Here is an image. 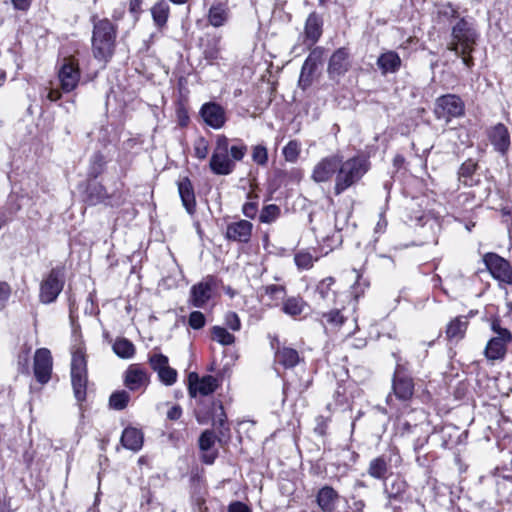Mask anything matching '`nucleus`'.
Returning a JSON list of instances; mask_svg holds the SVG:
<instances>
[{
  "mask_svg": "<svg viewBox=\"0 0 512 512\" xmlns=\"http://www.w3.org/2000/svg\"><path fill=\"white\" fill-rule=\"evenodd\" d=\"M178 192L182 205L187 213L193 215L196 209V199L193 185L188 177H184L178 182Z\"/></svg>",
  "mask_w": 512,
  "mask_h": 512,
  "instance_id": "nucleus-24",
  "label": "nucleus"
},
{
  "mask_svg": "<svg viewBox=\"0 0 512 512\" xmlns=\"http://www.w3.org/2000/svg\"><path fill=\"white\" fill-rule=\"evenodd\" d=\"M169 5L166 1H159L151 8V14L155 24L162 27L166 24L169 16Z\"/></svg>",
  "mask_w": 512,
  "mask_h": 512,
  "instance_id": "nucleus-37",
  "label": "nucleus"
},
{
  "mask_svg": "<svg viewBox=\"0 0 512 512\" xmlns=\"http://www.w3.org/2000/svg\"><path fill=\"white\" fill-rule=\"evenodd\" d=\"M71 384L75 399L81 403L87 394V361L82 346L74 347L71 359Z\"/></svg>",
  "mask_w": 512,
  "mask_h": 512,
  "instance_id": "nucleus-4",
  "label": "nucleus"
},
{
  "mask_svg": "<svg viewBox=\"0 0 512 512\" xmlns=\"http://www.w3.org/2000/svg\"><path fill=\"white\" fill-rule=\"evenodd\" d=\"M466 328L467 321L457 317L447 325L446 336L449 339H460L464 336Z\"/></svg>",
  "mask_w": 512,
  "mask_h": 512,
  "instance_id": "nucleus-39",
  "label": "nucleus"
},
{
  "mask_svg": "<svg viewBox=\"0 0 512 512\" xmlns=\"http://www.w3.org/2000/svg\"><path fill=\"white\" fill-rule=\"evenodd\" d=\"M491 329L496 335L488 341L484 354L488 360H501L506 355L507 345L512 341V334L508 329L501 327L498 319L492 321Z\"/></svg>",
  "mask_w": 512,
  "mask_h": 512,
  "instance_id": "nucleus-6",
  "label": "nucleus"
},
{
  "mask_svg": "<svg viewBox=\"0 0 512 512\" xmlns=\"http://www.w3.org/2000/svg\"><path fill=\"white\" fill-rule=\"evenodd\" d=\"M11 286L6 281H0V310L4 309L11 296Z\"/></svg>",
  "mask_w": 512,
  "mask_h": 512,
  "instance_id": "nucleus-57",
  "label": "nucleus"
},
{
  "mask_svg": "<svg viewBox=\"0 0 512 512\" xmlns=\"http://www.w3.org/2000/svg\"><path fill=\"white\" fill-rule=\"evenodd\" d=\"M218 387L217 379L212 375H206L200 378L196 372H191L188 376V392L191 397L208 396Z\"/></svg>",
  "mask_w": 512,
  "mask_h": 512,
  "instance_id": "nucleus-14",
  "label": "nucleus"
},
{
  "mask_svg": "<svg viewBox=\"0 0 512 512\" xmlns=\"http://www.w3.org/2000/svg\"><path fill=\"white\" fill-rule=\"evenodd\" d=\"M52 356L47 348L37 349L34 355V375L41 384H46L51 378Z\"/></svg>",
  "mask_w": 512,
  "mask_h": 512,
  "instance_id": "nucleus-16",
  "label": "nucleus"
},
{
  "mask_svg": "<svg viewBox=\"0 0 512 512\" xmlns=\"http://www.w3.org/2000/svg\"><path fill=\"white\" fill-rule=\"evenodd\" d=\"M92 51L94 57L103 62H108L115 51L117 27L107 18H92Z\"/></svg>",
  "mask_w": 512,
  "mask_h": 512,
  "instance_id": "nucleus-2",
  "label": "nucleus"
},
{
  "mask_svg": "<svg viewBox=\"0 0 512 512\" xmlns=\"http://www.w3.org/2000/svg\"><path fill=\"white\" fill-rule=\"evenodd\" d=\"M196 420L199 424H207L212 421V425L222 429L226 424V414L221 402L212 401L210 405L201 404L195 411Z\"/></svg>",
  "mask_w": 512,
  "mask_h": 512,
  "instance_id": "nucleus-13",
  "label": "nucleus"
},
{
  "mask_svg": "<svg viewBox=\"0 0 512 512\" xmlns=\"http://www.w3.org/2000/svg\"><path fill=\"white\" fill-rule=\"evenodd\" d=\"M212 297L211 279L201 281L190 289L189 303L196 308H203Z\"/></svg>",
  "mask_w": 512,
  "mask_h": 512,
  "instance_id": "nucleus-20",
  "label": "nucleus"
},
{
  "mask_svg": "<svg viewBox=\"0 0 512 512\" xmlns=\"http://www.w3.org/2000/svg\"><path fill=\"white\" fill-rule=\"evenodd\" d=\"M253 225L248 220L229 223L226 228V239L239 243H248L252 235Z\"/></svg>",
  "mask_w": 512,
  "mask_h": 512,
  "instance_id": "nucleus-19",
  "label": "nucleus"
},
{
  "mask_svg": "<svg viewBox=\"0 0 512 512\" xmlns=\"http://www.w3.org/2000/svg\"><path fill=\"white\" fill-rule=\"evenodd\" d=\"M452 38L454 42L450 49L456 54L459 53L460 47H463L464 54L472 51L477 38L473 23L461 18L452 28Z\"/></svg>",
  "mask_w": 512,
  "mask_h": 512,
  "instance_id": "nucleus-9",
  "label": "nucleus"
},
{
  "mask_svg": "<svg viewBox=\"0 0 512 512\" xmlns=\"http://www.w3.org/2000/svg\"><path fill=\"white\" fill-rule=\"evenodd\" d=\"M143 433L134 427H127L123 430L120 442L128 450L137 452L143 446Z\"/></svg>",
  "mask_w": 512,
  "mask_h": 512,
  "instance_id": "nucleus-27",
  "label": "nucleus"
},
{
  "mask_svg": "<svg viewBox=\"0 0 512 512\" xmlns=\"http://www.w3.org/2000/svg\"><path fill=\"white\" fill-rule=\"evenodd\" d=\"M146 371L137 365H131L125 372L124 384L130 391H137L148 384Z\"/></svg>",
  "mask_w": 512,
  "mask_h": 512,
  "instance_id": "nucleus-23",
  "label": "nucleus"
},
{
  "mask_svg": "<svg viewBox=\"0 0 512 512\" xmlns=\"http://www.w3.org/2000/svg\"><path fill=\"white\" fill-rule=\"evenodd\" d=\"M130 394L125 390L115 391L109 398V406L114 410H123L127 407Z\"/></svg>",
  "mask_w": 512,
  "mask_h": 512,
  "instance_id": "nucleus-42",
  "label": "nucleus"
},
{
  "mask_svg": "<svg viewBox=\"0 0 512 512\" xmlns=\"http://www.w3.org/2000/svg\"><path fill=\"white\" fill-rule=\"evenodd\" d=\"M113 351L118 357L122 359H129L135 354V346L130 340L126 338H119L113 344Z\"/></svg>",
  "mask_w": 512,
  "mask_h": 512,
  "instance_id": "nucleus-36",
  "label": "nucleus"
},
{
  "mask_svg": "<svg viewBox=\"0 0 512 512\" xmlns=\"http://www.w3.org/2000/svg\"><path fill=\"white\" fill-rule=\"evenodd\" d=\"M226 325L233 331H238L241 328V322L235 312H228L225 316Z\"/></svg>",
  "mask_w": 512,
  "mask_h": 512,
  "instance_id": "nucleus-58",
  "label": "nucleus"
},
{
  "mask_svg": "<svg viewBox=\"0 0 512 512\" xmlns=\"http://www.w3.org/2000/svg\"><path fill=\"white\" fill-rule=\"evenodd\" d=\"M275 360L285 368L290 369L294 368L300 362V357L297 350L283 347L277 350Z\"/></svg>",
  "mask_w": 512,
  "mask_h": 512,
  "instance_id": "nucleus-32",
  "label": "nucleus"
},
{
  "mask_svg": "<svg viewBox=\"0 0 512 512\" xmlns=\"http://www.w3.org/2000/svg\"><path fill=\"white\" fill-rule=\"evenodd\" d=\"M194 153L198 159H205L209 153L208 142L205 138L200 137L195 141Z\"/></svg>",
  "mask_w": 512,
  "mask_h": 512,
  "instance_id": "nucleus-56",
  "label": "nucleus"
},
{
  "mask_svg": "<svg viewBox=\"0 0 512 512\" xmlns=\"http://www.w3.org/2000/svg\"><path fill=\"white\" fill-rule=\"evenodd\" d=\"M107 197V191L103 185L99 183H92L87 186L85 201L89 205L94 206L103 203Z\"/></svg>",
  "mask_w": 512,
  "mask_h": 512,
  "instance_id": "nucleus-34",
  "label": "nucleus"
},
{
  "mask_svg": "<svg viewBox=\"0 0 512 512\" xmlns=\"http://www.w3.org/2000/svg\"><path fill=\"white\" fill-rule=\"evenodd\" d=\"M489 139L491 144L501 154H505L510 147V134L507 127L498 123L489 131Z\"/></svg>",
  "mask_w": 512,
  "mask_h": 512,
  "instance_id": "nucleus-22",
  "label": "nucleus"
},
{
  "mask_svg": "<svg viewBox=\"0 0 512 512\" xmlns=\"http://www.w3.org/2000/svg\"><path fill=\"white\" fill-rule=\"evenodd\" d=\"M349 68L348 52L344 48L336 50L330 57L328 73L331 77L344 74Z\"/></svg>",
  "mask_w": 512,
  "mask_h": 512,
  "instance_id": "nucleus-25",
  "label": "nucleus"
},
{
  "mask_svg": "<svg viewBox=\"0 0 512 512\" xmlns=\"http://www.w3.org/2000/svg\"><path fill=\"white\" fill-rule=\"evenodd\" d=\"M315 70V63L306 59L300 73L298 84L304 90L312 83V75Z\"/></svg>",
  "mask_w": 512,
  "mask_h": 512,
  "instance_id": "nucleus-43",
  "label": "nucleus"
},
{
  "mask_svg": "<svg viewBox=\"0 0 512 512\" xmlns=\"http://www.w3.org/2000/svg\"><path fill=\"white\" fill-rule=\"evenodd\" d=\"M220 53V39L212 38L209 40L204 48V57L208 60H215Z\"/></svg>",
  "mask_w": 512,
  "mask_h": 512,
  "instance_id": "nucleus-48",
  "label": "nucleus"
},
{
  "mask_svg": "<svg viewBox=\"0 0 512 512\" xmlns=\"http://www.w3.org/2000/svg\"><path fill=\"white\" fill-rule=\"evenodd\" d=\"M478 164L472 160L467 159L462 163L458 170V180L466 187H473L479 183V177L476 176Z\"/></svg>",
  "mask_w": 512,
  "mask_h": 512,
  "instance_id": "nucleus-28",
  "label": "nucleus"
},
{
  "mask_svg": "<svg viewBox=\"0 0 512 512\" xmlns=\"http://www.w3.org/2000/svg\"><path fill=\"white\" fill-rule=\"evenodd\" d=\"M33 204V199L30 195L24 192H12L7 201L0 210L1 212H5L7 217H9V221L13 219L18 211H20L23 207L31 206Z\"/></svg>",
  "mask_w": 512,
  "mask_h": 512,
  "instance_id": "nucleus-21",
  "label": "nucleus"
},
{
  "mask_svg": "<svg viewBox=\"0 0 512 512\" xmlns=\"http://www.w3.org/2000/svg\"><path fill=\"white\" fill-rule=\"evenodd\" d=\"M384 494L387 498L385 506L391 508L393 512H401L402 504L406 505L413 502L409 485L399 475L384 482Z\"/></svg>",
  "mask_w": 512,
  "mask_h": 512,
  "instance_id": "nucleus-5",
  "label": "nucleus"
},
{
  "mask_svg": "<svg viewBox=\"0 0 512 512\" xmlns=\"http://www.w3.org/2000/svg\"><path fill=\"white\" fill-rule=\"evenodd\" d=\"M402 463V458L398 451L393 450L388 454H382L373 458L368 466L367 473L374 479L384 482L392 475V469L398 468Z\"/></svg>",
  "mask_w": 512,
  "mask_h": 512,
  "instance_id": "nucleus-8",
  "label": "nucleus"
},
{
  "mask_svg": "<svg viewBox=\"0 0 512 512\" xmlns=\"http://www.w3.org/2000/svg\"><path fill=\"white\" fill-rule=\"evenodd\" d=\"M370 168L369 161L360 156L352 157L339 164L335 178L334 192L336 195L342 194L349 187L356 184L368 172Z\"/></svg>",
  "mask_w": 512,
  "mask_h": 512,
  "instance_id": "nucleus-3",
  "label": "nucleus"
},
{
  "mask_svg": "<svg viewBox=\"0 0 512 512\" xmlns=\"http://www.w3.org/2000/svg\"><path fill=\"white\" fill-rule=\"evenodd\" d=\"M320 323L325 326L329 324L331 326H340L344 323V317L340 310L334 309L326 313L321 314Z\"/></svg>",
  "mask_w": 512,
  "mask_h": 512,
  "instance_id": "nucleus-46",
  "label": "nucleus"
},
{
  "mask_svg": "<svg viewBox=\"0 0 512 512\" xmlns=\"http://www.w3.org/2000/svg\"><path fill=\"white\" fill-rule=\"evenodd\" d=\"M58 77L61 88L65 92H70L76 88L80 80V71L77 62L72 58H65Z\"/></svg>",
  "mask_w": 512,
  "mask_h": 512,
  "instance_id": "nucleus-17",
  "label": "nucleus"
},
{
  "mask_svg": "<svg viewBox=\"0 0 512 512\" xmlns=\"http://www.w3.org/2000/svg\"><path fill=\"white\" fill-rule=\"evenodd\" d=\"M439 14L446 18H457L458 17V7H456L452 3L448 2L441 6V8L439 9Z\"/></svg>",
  "mask_w": 512,
  "mask_h": 512,
  "instance_id": "nucleus-59",
  "label": "nucleus"
},
{
  "mask_svg": "<svg viewBox=\"0 0 512 512\" xmlns=\"http://www.w3.org/2000/svg\"><path fill=\"white\" fill-rule=\"evenodd\" d=\"M280 216V208L275 204H269L262 208L259 221L261 223L270 224L278 219Z\"/></svg>",
  "mask_w": 512,
  "mask_h": 512,
  "instance_id": "nucleus-44",
  "label": "nucleus"
},
{
  "mask_svg": "<svg viewBox=\"0 0 512 512\" xmlns=\"http://www.w3.org/2000/svg\"><path fill=\"white\" fill-rule=\"evenodd\" d=\"M64 275L61 269L53 268L40 284L39 299L43 304L54 302L64 287Z\"/></svg>",
  "mask_w": 512,
  "mask_h": 512,
  "instance_id": "nucleus-12",
  "label": "nucleus"
},
{
  "mask_svg": "<svg viewBox=\"0 0 512 512\" xmlns=\"http://www.w3.org/2000/svg\"><path fill=\"white\" fill-rule=\"evenodd\" d=\"M209 166L216 175H229L233 172L235 163L229 157V140L226 136H218Z\"/></svg>",
  "mask_w": 512,
  "mask_h": 512,
  "instance_id": "nucleus-7",
  "label": "nucleus"
},
{
  "mask_svg": "<svg viewBox=\"0 0 512 512\" xmlns=\"http://www.w3.org/2000/svg\"><path fill=\"white\" fill-rule=\"evenodd\" d=\"M200 115L203 121L213 129H221L227 121L225 109L216 102L203 104Z\"/></svg>",
  "mask_w": 512,
  "mask_h": 512,
  "instance_id": "nucleus-18",
  "label": "nucleus"
},
{
  "mask_svg": "<svg viewBox=\"0 0 512 512\" xmlns=\"http://www.w3.org/2000/svg\"><path fill=\"white\" fill-rule=\"evenodd\" d=\"M229 17V11L226 5L222 3L213 4L208 12V22L213 27L223 26Z\"/></svg>",
  "mask_w": 512,
  "mask_h": 512,
  "instance_id": "nucleus-33",
  "label": "nucleus"
},
{
  "mask_svg": "<svg viewBox=\"0 0 512 512\" xmlns=\"http://www.w3.org/2000/svg\"><path fill=\"white\" fill-rule=\"evenodd\" d=\"M328 423H329V419L324 417V416H318L316 418V426L314 428V431L321 435V436H324L327 432V429H328Z\"/></svg>",
  "mask_w": 512,
  "mask_h": 512,
  "instance_id": "nucleus-60",
  "label": "nucleus"
},
{
  "mask_svg": "<svg viewBox=\"0 0 512 512\" xmlns=\"http://www.w3.org/2000/svg\"><path fill=\"white\" fill-rule=\"evenodd\" d=\"M228 512H251V511L246 504L236 501L229 505Z\"/></svg>",
  "mask_w": 512,
  "mask_h": 512,
  "instance_id": "nucleus-62",
  "label": "nucleus"
},
{
  "mask_svg": "<svg viewBox=\"0 0 512 512\" xmlns=\"http://www.w3.org/2000/svg\"><path fill=\"white\" fill-rule=\"evenodd\" d=\"M308 308L309 305L300 297H289L282 304V311L294 318L306 313Z\"/></svg>",
  "mask_w": 512,
  "mask_h": 512,
  "instance_id": "nucleus-31",
  "label": "nucleus"
},
{
  "mask_svg": "<svg viewBox=\"0 0 512 512\" xmlns=\"http://www.w3.org/2000/svg\"><path fill=\"white\" fill-rule=\"evenodd\" d=\"M339 164H341L339 155L324 157L314 166L311 178L317 183L326 182L338 171Z\"/></svg>",
  "mask_w": 512,
  "mask_h": 512,
  "instance_id": "nucleus-15",
  "label": "nucleus"
},
{
  "mask_svg": "<svg viewBox=\"0 0 512 512\" xmlns=\"http://www.w3.org/2000/svg\"><path fill=\"white\" fill-rule=\"evenodd\" d=\"M464 109L465 104L458 95L447 94L436 99L434 113L437 119L448 123L452 118L462 116Z\"/></svg>",
  "mask_w": 512,
  "mask_h": 512,
  "instance_id": "nucleus-10",
  "label": "nucleus"
},
{
  "mask_svg": "<svg viewBox=\"0 0 512 512\" xmlns=\"http://www.w3.org/2000/svg\"><path fill=\"white\" fill-rule=\"evenodd\" d=\"M396 360V368L392 379V393L386 398L389 408L387 413H396L401 410H407L409 401L414 394V381L405 373V366L401 363V357L397 353H393Z\"/></svg>",
  "mask_w": 512,
  "mask_h": 512,
  "instance_id": "nucleus-1",
  "label": "nucleus"
},
{
  "mask_svg": "<svg viewBox=\"0 0 512 512\" xmlns=\"http://www.w3.org/2000/svg\"><path fill=\"white\" fill-rule=\"evenodd\" d=\"M149 364L155 372H159L169 366L168 357L161 353H153L149 356Z\"/></svg>",
  "mask_w": 512,
  "mask_h": 512,
  "instance_id": "nucleus-49",
  "label": "nucleus"
},
{
  "mask_svg": "<svg viewBox=\"0 0 512 512\" xmlns=\"http://www.w3.org/2000/svg\"><path fill=\"white\" fill-rule=\"evenodd\" d=\"M246 153L247 146L240 141H238L237 144L232 145L231 147L229 146V157L230 159L233 160L234 163L235 161H241L246 155Z\"/></svg>",
  "mask_w": 512,
  "mask_h": 512,
  "instance_id": "nucleus-54",
  "label": "nucleus"
},
{
  "mask_svg": "<svg viewBox=\"0 0 512 512\" xmlns=\"http://www.w3.org/2000/svg\"><path fill=\"white\" fill-rule=\"evenodd\" d=\"M318 260L317 256H314L308 250H300L294 256L296 266L302 270H308L313 267L315 261Z\"/></svg>",
  "mask_w": 512,
  "mask_h": 512,
  "instance_id": "nucleus-40",
  "label": "nucleus"
},
{
  "mask_svg": "<svg viewBox=\"0 0 512 512\" xmlns=\"http://www.w3.org/2000/svg\"><path fill=\"white\" fill-rule=\"evenodd\" d=\"M405 411L406 410L401 407L399 412L389 413L391 416L396 417L397 429L402 435L410 433L412 428L417 426L416 423L412 424L408 419L403 418Z\"/></svg>",
  "mask_w": 512,
  "mask_h": 512,
  "instance_id": "nucleus-47",
  "label": "nucleus"
},
{
  "mask_svg": "<svg viewBox=\"0 0 512 512\" xmlns=\"http://www.w3.org/2000/svg\"><path fill=\"white\" fill-rule=\"evenodd\" d=\"M265 292L267 295H270L271 297H277L279 294L284 293V287L280 285H268L265 288Z\"/></svg>",
  "mask_w": 512,
  "mask_h": 512,
  "instance_id": "nucleus-63",
  "label": "nucleus"
},
{
  "mask_svg": "<svg viewBox=\"0 0 512 512\" xmlns=\"http://www.w3.org/2000/svg\"><path fill=\"white\" fill-rule=\"evenodd\" d=\"M106 163V158L101 152L93 153L89 161L88 176L96 179L105 170Z\"/></svg>",
  "mask_w": 512,
  "mask_h": 512,
  "instance_id": "nucleus-35",
  "label": "nucleus"
},
{
  "mask_svg": "<svg viewBox=\"0 0 512 512\" xmlns=\"http://www.w3.org/2000/svg\"><path fill=\"white\" fill-rule=\"evenodd\" d=\"M401 63V58L395 51L384 52L377 59V66L382 75L396 73L400 69Z\"/></svg>",
  "mask_w": 512,
  "mask_h": 512,
  "instance_id": "nucleus-26",
  "label": "nucleus"
},
{
  "mask_svg": "<svg viewBox=\"0 0 512 512\" xmlns=\"http://www.w3.org/2000/svg\"><path fill=\"white\" fill-rule=\"evenodd\" d=\"M216 440L215 433L212 430H205L199 438V448L201 451H209Z\"/></svg>",
  "mask_w": 512,
  "mask_h": 512,
  "instance_id": "nucleus-51",
  "label": "nucleus"
},
{
  "mask_svg": "<svg viewBox=\"0 0 512 512\" xmlns=\"http://www.w3.org/2000/svg\"><path fill=\"white\" fill-rule=\"evenodd\" d=\"M365 502L352 497V503L348 505L346 512H364Z\"/></svg>",
  "mask_w": 512,
  "mask_h": 512,
  "instance_id": "nucleus-61",
  "label": "nucleus"
},
{
  "mask_svg": "<svg viewBox=\"0 0 512 512\" xmlns=\"http://www.w3.org/2000/svg\"><path fill=\"white\" fill-rule=\"evenodd\" d=\"M211 337L214 341L223 346L231 345L235 342V336L229 333L224 327L213 326L211 329Z\"/></svg>",
  "mask_w": 512,
  "mask_h": 512,
  "instance_id": "nucleus-41",
  "label": "nucleus"
},
{
  "mask_svg": "<svg viewBox=\"0 0 512 512\" xmlns=\"http://www.w3.org/2000/svg\"><path fill=\"white\" fill-rule=\"evenodd\" d=\"M182 415V409L179 405H174L167 412V418L170 420H178Z\"/></svg>",
  "mask_w": 512,
  "mask_h": 512,
  "instance_id": "nucleus-64",
  "label": "nucleus"
},
{
  "mask_svg": "<svg viewBox=\"0 0 512 512\" xmlns=\"http://www.w3.org/2000/svg\"><path fill=\"white\" fill-rule=\"evenodd\" d=\"M334 283L335 279L333 277H326L318 283L315 289V293L320 300L328 301L334 298L335 292L332 289Z\"/></svg>",
  "mask_w": 512,
  "mask_h": 512,
  "instance_id": "nucleus-38",
  "label": "nucleus"
},
{
  "mask_svg": "<svg viewBox=\"0 0 512 512\" xmlns=\"http://www.w3.org/2000/svg\"><path fill=\"white\" fill-rule=\"evenodd\" d=\"M206 319L202 312L193 311L188 318V324L192 329L199 330L205 326Z\"/></svg>",
  "mask_w": 512,
  "mask_h": 512,
  "instance_id": "nucleus-55",
  "label": "nucleus"
},
{
  "mask_svg": "<svg viewBox=\"0 0 512 512\" xmlns=\"http://www.w3.org/2000/svg\"><path fill=\"white\" fill-rule=\"evenodd\" d=\"M157 374L160 381L167 386L173 385L176 382L178 375L177 371L170 366H167L163 370L159 371Z\"/></svg>",
  "mask_w": 512,
  "mask_h": 512,
  "instance_id": "nucleus-52",
  "label": "nucleus"
},
{
  "mask_svg": "<svg viewBox=\"0 0 512 512\" xmlns=\"http://www.w3.org/2000/svg\"><path fill=\"white\" fill-rule=\"evenodd\" d=\"M301 151V145L297 140H290L284 146L282 153L286 161L294 163L297 161Z\"/></svg>",
  "mask_w": 512,
  "mask_h": 512,
  "instance_id": "nucleus-45",
  "label": "nucleus"
},
{
  "mask_svg": "<svg viewBox=\"0 0 512 512\" xmlns=\"http://www.w3.org/2000/svg\"><path fill=\"white\" fill-rule=\"evenodd\" d=\"M248 199L249 201L242 206V213L247 218L254 219L258 212V197L248 194Z\"/></svg>",
  "mask_w": 512,
  "mask_h": 512,
  "instance_id": "nucleus-50",
  "label": "nucleus"
},
{
  "mask_svg": "<svg viewBox=\"0 0 512 512\" xmlns=\"http://www.w3.org/2000/svg\"><path fill=\"white\" fill-rule=\"evenodd\" d=\"M338 499V493L330 486L322 487L317 494V504L325 511L330 512L334 509L335 502Z\"/></svg>",
  "mask_w": 512,
  "mask_h": 512,
  "instance_id": "nucleus-30",
  "label": "nucleus"
},
{
  "mask_svg": "<svg viewBox=\"0 0 512 512\" xmlns=\"http://www.w3.org/2000/svg\"><path fill=\"white\" fill-rule=\"evenodd\" d=\"M483 262L499 286L512 285V267L508 260L496 253L489 252L483 257Z\"/></svg>",
  "mask_w": 512,
  "mask_h": 512,
  "instance_id": "nucleus-11",
  "label": "nucleus"
},
{
  "mask_svg": "<svg viewBox=\"0 0 512 512\" xmlns=\"http://www.w3.org/2000/svg\"><path fill=\"white\" fill-rule=\"evenodd\" d=\"M252 159L258 165L264 166L268 162V152L264 145H256L253 147Z\"/></svg>",
  "mask_w": 512,
  "mask_h": 512,
  "instance_id": "nucleus-53",
  "label": "nucleus"
},
{
  "mask_svg": "<svg viewBox=\"0 0 512 512\" xmlns=\"http://www.w3.org/2000/svg\"><path fill=\"white\" fill-rule=\"evenodd\" d=\"M305 34L311 44L316 43L322 34V19L315 12L310 13L306 20Z\"/></svg>",
  "mask_w": 512,
  "mask_h": 512,
  "instance_id": "nucleus-29",
  "label": "nucleus"
}]
</instances>
